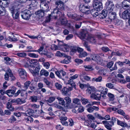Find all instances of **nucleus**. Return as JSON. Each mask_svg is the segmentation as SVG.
Masks as SVG:
<instances>
[{
    "instance_id": "62",
    "label": "nucleus",
    "mask_w": 130,
    "mask_h": 130,
    "mask_svg": "<svg viewBox=\"0 0 130 130\" xmlns=\"http://www.w3.org/2000/svg\"><path fill=\"white\" fill-rule=\"evenodd\" d=\"M89 85V84H82V89H85L86 88L87 89Z\"/></svg>"
},
{
    "instance_id": "30",
    "label": "nucleus",
    "mask_w": 130,
    "mask_h": 130,
    "mask_svg": "<svg viewBox=\"0 0 130 130\" xmlns=\"http://www.w3.org/2000/svg\"><path fill=\"white\" fill-rule=\"evenodd\" d=\"M113 20L114 24L117 26L119 25L122 23V21L118 19H115Z\"/></svg>"
},
{
    "instance_id": "25",
    "label": "nucleus",
    "mask_w": 130,
    "mask_h": 130,
    "mask_svg": "<svg viewBox=\"0 0 130 130\" xmlns=\"http://www.w3.org/2000/svg\"><path fill=\"white\" fill-rule=\"evenodd\" d=\"M24 120L27 123H30L33 122L34 120L31 116H26Z\"/></svg>"
},
{
    "instance_id": "54",
    "label": "nucleus",
    "mask_w": 130,
    "mask_h": 130,
    "mask_svg": "<svg viewBox=\"0 0 130 130\" xmlns=\"http://www.w3.org/2000/svg\"><path fill=\"white\" fill-rule=\"evenodd\" d=\"M30 84V82L29 81H27L25 83L24 87L25 88V89H27Z\"/></svg>"
},
{
    "instance_id": "13",
    "label": "nucleus",
    "mask_w": 130,
    "mask_h": 130,
    "mask_svg": "<svg viewBox=\"0 0 130 130\" xmlns=\"http://www.w3.org/2000/svg\"><path fill=\"white\" fill-rule=\"evenodd\" d=\"M10 3V0H0V7L1 8L8 6Z\"/></svg>"
},
{
    "instance_id": "52",
    "label": "nucleus",
    "mask_w": 130,
    "mask_h": 130,
    "mask_svg": "<svg viewBox=\"0 0 130 130\" xmlns=\"http://www.w3.org/2000/svg\"><path fill=\"white\" fill-rule=\"evenodd\" d=\"M43 64L44 67H45L46 69H47L49 68L50 66V63L48 62H44Z\"/></svg>"
},
{
    "instance_id": "11",
    "label": "nucleus",
    "mask_w": 130,
    "mask_h": 130,
    "mask_svg": "<svg viewBox=\"0 0 130 130\" xmlns=\"http://www.w3.org/2000/svg\"><path fill=\"white\" fill-rule=\"evenodd\" d=\"M55 4L57 7L55 8H57L59 10H62L64 9V4L61 1H56Z\"/></svg>"
},
{
    "instance_id": "24",
    "label": "nucleus",
    "mask_w": 130,
    "mask_h": 130,
    "mask_svg": "<svg viewBox=\"0 0 130 130\" xmlns=\"http://www.w3.org/2000/svg\"><path fill=\"white\" fill-rule=\"evenodd\" d=\"M80 100L77 98H75L73 99L72 100L73 103L77 105L78 107L81 106V104L80 102Z\"/></svg>"
},
{
    "instance_id": "32",
    "label": "nucleus",
    "mask_w": 130,
    "mask_h": 130,
    "mask_svg": "<svg viewBox=\"0 0 130 130\" xmlns=\"http://www.w3.org/2000/svg\"><path fill=\"white\" fill-rule=\"evenodd\" d=\"M57 99L58 100L59 103L60 104L62 105H64L65 104H66V103L64 102L63 99L60 97H58L57 98Z\"/></svg>"
},
{
    "instance_id": "27",
    "label": "nucleus",
    "mask_w": 130,
    "mask_h": 130,
    "mask_svg": "<svg viewBox=\"0 0 130 130\" xmlns=\"http://www.w3.org/2000/svg\"><path fill=\"white\" fill-rule=\"evenodd\" d=\"M41 6H42V10H44V11L46 12L49 10V7L47 4L45 3L43 5L42 4L41 5Z\"/></svg>"
},
{
    "instance_id": "42",
    "label": "nucleus",
    "mask_w": 130,
    "mask_h": 130,
    "mask_svg": "<svg viewBox=\"0 0 130 130\" xmlns=\"http://www.w3.org/2000/svg\"><path fill=\"white\" fill-rule=\"evenodd\" d=\"M30 63L34 65H36L38 64V62L37 60L32 59L30 62Z\"/></svg>"
},
{
    "instance_id": "46",
    "label": "nucleus",
    "mask_w": 130,
    "mask_h": 130,
    "mask_svg": "<svg viewBox=\"0 0 130 130\" xmlns=\"http://www.w3.org/2000/svg\"><path fill=\"white\" fill-rule=\"evenodd\" d=\"M55 97H51L49 99L46 100V102H48L50 103H51L54 101L55 100Z\"/></svg>"
},
{
    "instance_id": "34",
    "label": "nucleus",
    "mask_w": 130,
    "mask_h": 130,
    "mask_svg": "<svg viewBox=\"0 0 130 130\" xmlns=\"http://www.w3.org/2000/svg\"><path fill=\"white\" fill-rule=\"evenodd\" d=\"M7 108L11 111H12L14 110V107L12 106L11 103L10 102H8L7 103Z\"/></svg>"
},
{
    "instance_id": "45",
    "label": "nucleus",
    "mask_w": 130,
    "mask_h": 130,
    "mask_svg": "<svg viewBox=\"0 0 130 130\" xmlns=\"http://www.w3.org/2000/svg\"><path fill=\"white\" fill-rule=\"evenodd\" d=\"M82 103L84 105L88 103H90V102L88 101V99L83 98H82Z\"/></svg>"
},
{
    "instance_id": "16",
    "label": "nucleus",
    "mask_w": 130,
    "mask_h": 130,
    "mask_svg": "<svg viewBox=\"0 0 130 130\" xmlns=\"http://www.w3.org/2000/svg\"><path fill=\"white\" fill-rule=\"evenodd\" d=\"M108 89L107 88H102V91L101 92H99L101 96V98L103 99L106 98V95L108 92Z\"/></svg>"
},
{
    "instance_id": "55",
    "label": "nucleus",
    "mask_w": 130,
    "mask_h": 130,
    "mask_svg": "<svg viewBox=\"0 0 130 130\" xmlns=\"http://www.w3.org/2000/svg\"><path fill=\"white\" fill-rule=\"evenodd\" d=\"M99 72L101 74L105 75L106 74L107 71L106 69H102L99 70Z\"/></svg>"
},
{
    "instance_id": "29",
    "label": "nucleus",
    "mask_w": 130,
    "mask_h": 130,
    "mask_svg": "<svg viewBox=\"0 0 130 130\" xmlns=\"http://www.w3.org/2000/svg\"><path fill=\"white\" fill-rule=\"evenodd\" d=\"M117 124L122 127H128V125L125 122H123L122 121L118 120H117Z\"/></svg>"
},
{
    "instance_id": "56",
    "label": "nucleus",
    "mask_w": 130,
    "mask_h": 130,
    "mask_svg": "<svg viewBox=\"0 0 130 130\" xmlns=\"http://www.w3.org/2000/svg\"><path fill=\"white\" fill-rule=\"evenodd\" d=\"M95 116L97 118L101 120H104V117H102L100 115L97 113H95Z\"/></svg>"
},
{
    "instance_id": "51",
    "label": "nucleus",
    "mask_w": 130,
    "mask_h": 130,
    "mask_svg": "<svg viewBox=\"0 0 130 130\" xmlns=\"http://www.w3.org/2000/svg\"><path fill=\"white\" fill-rule=\"evenodd\" d=\"M8 40L10 41H17L18 40V39L16 38L12 37V36H9L8 37Z\"/></svg>"
},
{
    "instance_id": "26",
    "label": "nucleus",
    "mask_w": 130,
    "mask_h": 130,
    "mask_svg": "<svg viewBox=\"0 0 130 130\" xmlns=\"http://www.w3.org/2000/svg\"><path fill=\"white\" fill-rule=\"evenodd\" d=\"M49 73L46 70L42 69L40 72V75H44L45 77H47L49 75Z\"/></svg>"
},
{
    "instance_id": "47",
    "label": "nucleus",
    "mask_w": 130,
    "mask_h": 130,
    "mask_svg": "<svg viewBox=\"0 0 130 130\" xmlns=\"http://www.w3.org/2000/svg\"><path fill=\"white\" fill-rule=\"evenodd\" d=\"M28 56L30 57L34 58H38V55L34 53H29Z\"/></svg>"
},
{
    "instance_id": "31",
    "label": "nucleus",
    "mask_w": 130,
    "mask_h": 130,
    "mask_svg": "<svg viewBox=\"0 0 130 130\" xmlns=\"http://www.w3.org/2000/svg\"><path fill=\"white\" fill-rule=\"evenodd\" d=\"M34 112V110L31 109H29L26 112V116H32Z\"/></svg>"
},
{
    "instance_id": "19",
    "label": "nucleus",
    "mask_w": 130,
    "mask_h": 130,
    "mask_svg": "<svg viewBox=\"0 0 130 130\" xmlns=\"http://www.w3.org/2000/svg\"><path fill=\"white\" fill-rule=\"evenodd\" d=\"M89 10V7L88 6V4H85L83 5L82 6V12L89 13L90 12Z\"/></svg>"
},
{
    "instance_id": "1",
    "label": "nucleus",
    "mask_w": 130,
    "mask_h": 130,
    "mask_svg": "<svg viewBox=\"0 0 130 130\" xmlns=\"http://www.w3.org/2000/svg\"><path fill=\"white\" fill-rule=\"evenodd\" d=\"M31 12L28 10H25L22 12L21 16L23 19L28 20L31 16Z\"/></svg>"
},
{
    "instance_id": "22",
    "label": "nucleus",
    "mask_w": 130,
    "mask_h": 130,
    "mask_svg": "<svg viewBox=\"0 0 130 130\" xmlns=\"http://www.w3.org/2000/svg\"><path fill=\"white\" fill-rule=\"evenodd\" d=\"M46 13L43 10H38L37 12H35V14L36 15H38L40 17H42L44 16L45 14Z\"/></svg>"
},
{
    "instance_id": "59",
    "label": "nucleus",
    "mask_w": 130,
    "mask_h": 130,
    "mask_svg": "<svg viewBox=\"0 0 130 130\" xmlns=\"http://www.w3.org/2000/svg\"><path fill=\"white\" fill-rule=\"evenodd\" d=\"M87 116L89 120L90 121L93 120L95 119L94 117L92 115L89 114Z\"/></svg>"
},
{
    "instance_id": "38",
    "label": "nucleus",
    "mask_w": 130,
    "mask_h": 130,
    "mask_svg": "<svg viewBox=\"0 0 130 130\" xmlns=\"http://www.w3.org/2000/svg\"><path fill=\"white\" fill-rule=\"evenodd\" d=\"M92 80L97 82H100L102 81V77L101 76H99L98 77L93 78Z\"/></svg>"
},
{
    "instance_id": "63",
    "label": "nucleus",
    "mask_w": 130,
    "mask_h": 130,
    "mask_svg": "<svg viewBox=\"0 0 130 130\" xmlns=\"http://www.w3.org/2000/svg\"><path fill=\"white\" fill-rule=\"evenodd\" d=\"M101 49L103 51L105 52H107L110 50L109 48L107 47H102L101 48Z\"/></svg>"
},
{
    "instance_id": "36",
    "label": "nucleus",
    "mask_w": 130,
    "mask_h": 130,
    "mask_svg": "<svg viewBox=\"0 0 130 130\" xmlns=\"http://www.w3.org/2000/svg\"><path fill=\"white\" fill-rule=\"evenodd\" d=\"M57 14L56 13H54L53 10V12H52L51 14L49 15L48 18L50 20V19L52 18L56 19H57Z\"/></svg>"
},
{
    "instance_id": "14",
    "label": "nucleus",
    "mask_w": 130,
    "mask_h": 130,
    "mask_svg": "<svg viewBox=\"0 0 130 130\" xmlns=\"http://www.w3.org/2000/svg\"><path fill=\"white\" fill-rule=\"evenodd\" d=\"M18 72L20 77L23 79H25L27 76V73L24 69H19Z\"/></svg>"
},
{
    "instance_id": "9",
    "label": "nucleus",
    "mask_w": 130,
    "mask_h": 130,
    "mask_svg": "<svg viewBox=\"0 0 130 130\" xmlns=\"http://www.w3.org/2000/svg\"><path fill=\"white\" fill-rule=\"evenodd\" d=\"M16 89L15 87H13L11 89L7 90L6 91V94L9 97H11L13 95H14Z\"/></svg>"
},
{
    "instance_id": "7",
    "label": "nucleus",
    "mask_w": 130,
    "mask_h": 130,
    "mask_svg": "<svg viewBox=\"0 0 130 130\" xmlns=\"http://www.w3.org/2000/svg\"><path fill=\"white\" fill-rule=\"evenodd\" d=\"M108 17L106 18L105 20L106 21L110 22L114 20L116 17V13L114 12H108Z\"/></svg>"
},
{
    "instance_id": "39",
    "label": "nucleus",
    "mask_w": 130,
    "mask_h": 130,
    "mask_svg": "<svg viewBox=\"0 0 130 130\" xmlns=\"http://www.w3.org/2000/svg\"><path fill=\"white\" fill-rule=\"evenodd\" d=\"M68 84L70 85L72 87L74 86L75 89L76 85L73 82V80L70 79V80L68 82Z\"/></svg>"
},
{
    "instance_id": "5",
    "label": "nucleus",
    "mask_w": 130,
    "mask_h": 130,
    "mask_svg": "<svg viewBox=\"0 0 130 130\" xmlns=\"http://www.w3.org/2000/svg\"><path fill=\"white\" fill-rule=\"evenodd\" d=\"M19 5V2H16L9 8V9L12 14L18 11L17 7Z\"/></svg>"
},
{
    "instance_id": "28",
    "label": "nucleus",
    "mask_w": 130,
    "mask_h": 130,
    "mask_svg": "<svg viewBox=\"0 0 130 130\" xmlns=\"http://www.w3.org/2000/svg\"><path fill=\"white\" fill-rule=\"evenodd\" d=\"M43 81L45 83L48 87L50 88H52V84L46 78H44L43 80Z\"/></svg>"
},
{
    "instance_id": "58",
    "label": "nucleus",
    "mask_w": 130,
    "mask_h": 130,
    "mask_svg": "<svg viewBox=\"0 0 130 130\" xmlns=\"http://www.w3.org/2000/svg\"><path fill=\"white\" fill-rule=\"evenodd\" d=\"M65 100L66 101L67 104L71 103V101L70 98L68 97H66L64 98Z\"/></svg>"
},
{
    "instance_id": "3",
    "label": "nucleus",
    "mask_w": 130,
    "mask_h": 130,
    "mask_svg": "<svg viewBox=\"0 0 130 130\" xmlns=\"http://www.w3.org/2000/svg\"><path fill=\"white\" fill-rule=\"evenodd\" d=\"M91 57L92 60L96 62L98 64L101 65L102 64L103 60L98 55L95 54L92 55Z\"/></svg>"
},
{
    "instance_id": "2",
    "label": "nucleus",
    "mask_w": 130,
    "mask_h": 130,
    "mask_svg": "<svg viewBox=\"0 0 130 130\" xmlns=\"http://www.w3.org/2000/svg\"><path fill=\"white\" fill-rule=\"evenodd\" d=\"M106 10L108 12H110L113 10L114 6L112 1L108 0L106 4Z\"/></svg>"
},
{
    "instance_id": "8",
    "label": "nucleus",
    "mask_w": 130,
    "mask_h": 130,
    "mask_svg": "<svg viewBox=\"0 0 130 130\" xmlns=\"http://www.w3.org/2000/svg\"><path fill=\"white\" fill-rule=\"evenodd\" d=\"M94 4L93 5V7L96 10L99 11L102 10L103 8L102 4L100 1H94Z\"/></svg>"
},
{
    "instance_id": "12",
    "label": "nucleus",
    "mask_w": 130,
    "mask_h": 130,
    "mask_svg": "<svg viewBox=\"0 0 130 130\" xmlns=\"http://www.w3.org/2000/svg\"><path fill=\"white\" fill-rule=\"evenodd\" d=\"M56 75L59 78H62H62V76L63 77L66 75V72L63 70H58L56 71L55 72Z\"/></svg>"
},
{
    "instance_id": "44",
    "label": "nucleus",
    "mask_w": 130,
    "mask_h": 130,
    "mask_svg": "<svg viewBox=\"0 0 130 130\" xmlns=\"http://www.w3.org/2000/svg\"><path fill=\"white\" fill-rule=\"evenodd\" d=\"M83 30L82 29V40L83 39H87V37L86 36V34L87 32L86 30H84V33H83Z\"/></svg>"
},
{
    "instance_id": "21",
    "label": "nucleus",
    "mask_w": 130,
    "mask_h": 130,
    "mask_svg": "<svg viewBox=\"0 0 130 130\" xmlns=\"http://www.w3.org/2000/svg\"><path fill=\"white\" fill-rule=\"evenodd\" d=\"M71 57L67 56L64 59L60 61V62L64 64H68L71 62Z\"/></svg>"
},
{
    "instance_id": "23",
    "label": "nucleus",
    "mask_w": 130,
    "mask_h": 130,
    "mask_svg": "<svg viewBox=\"0 0 130 130\" xmlns=\"http://www.w3.org/2000/svg\"><path fill=\"white\" fill-rule=\"evenodd\" d=\"M108 12L106 10H103L102 12L100 14V18L101 19H104L107 16V13Z\"/></svg>"
},
{
    "instance_id": "64",
    "label": "nucleus",
    "mask_w": 130,
    "mask_h": 130,
    "mask_svg": "<svg viewBox=\"0 0 130 130\" xmlns=\"http://www.w3.org/2000/svg\"><path fill=\"white\" fill-rule=\"evenodd\" d=\"M6 73L7 74L9 75L10 77V76H12V75L13 74L11 70L10 69L7 70V71Z\"/></svg>"
},
{
    "instance_id": "6",
    "label": "nucleus",
    "mask_w": 130,
    "mask_h": 130,
    "mask_svg": "<svg viewBox=\"0 0 130 130\" xmlns=\"http://www.w3.org/2000/svg\"><path fill=\"white\" fill-rule=\"evenodd\" d=\"M119 14L121 18L124 19H128L130 17V10L128 9L125 10L123 12L121 15L120 12Z\"/></svg>"
},
{
    "instance_id": "40",
    "label": "nucleus",
    "mask_w": 130,
    "mask_h": 130,
    "mask_svg": "<svg viewBox=\"0 0 130 130\" xmlns=\"http://www.w3.org/2000/svg\"><path fill=\"white\" fill-rule=\"evenodd\" d=\"M69 91V90L67 88L64 87L62 89L61 92L63 94L66 95L68 93Z\"/></svg>"
},
{
    "instance_id": "35",
    "label": "nucleus",
    "mask_w": 130,
    "mask_h": 130,
    "mask_svg": "<svg viewBox=\"0 0 130 130\" xmlns=\"http://www.w3.org/2000/svg\"><path fill=\"white\" fill-rule=\"evenodd\" d=\"M14 102L18 104L21 105L25 103V101L24 100H22L20 98H18L15 100Z\"/></svg>"
},
{
    "instance_id": "4",
    "label": "nucleus",
    "mask_w": 130,
    "mask_h": 130,
    "mask_svg": "<svg viewBox=\"0 0 130 130\" xmlns=\"http://www.w3.org/2000/svg\"><path fill=\"white\" fill-rule=\"evenodd\" d=\"M71 51L70 54L73 55L74 53H75L76 51H77L79 53V57H80L81 56V48L79 47H77L76 46H71L70 47Z\"/></svg>"
},
{
    "instance_id": "20",
    "label": "nucleus",
    "mask_w": 130,
    "mask_h": 130,
    "mask_svg": "<svg viewBox=\"0 0 130 130\" xmlns=\"http://www.w3.org/2000/svg\"><path fill=\"white\" fill-rule=\"evenodd\" d=\"M99 92H97L95 94H92L91 96V97L97 100H100L101 99V96Z\"/></svg>"
},
{
    "instance_id": "49",
    "label": "nucleus",
    "mask_w": 130,
    "mask_h": 130,
    "mask_svg": "<svg viewBox=\"0 0 130 130\" xmlns=\"http://www.w3.org/2000/svg\"><path fill=\"white\" fill-rule=\"evenodd\" d=\"M100 103V102H95L94 101L92 102V103L90 104H89L87 105V106H92L94 105H99Z\"/></svg>"
},
{
    "instance_id": "60",
    "label": "nucleus",
    "mask_w": 130,
    "mask_h": 130,
    "mask_svg": "<svg viewBox=\"0 0 130 130\" xmlns=\"http://www.w3.org/2000/svg\"><path fill=\"white\" fill-rule=\"evenodd\" d=\"M31 100L33 102H36L37 100V97L35 96H32L31 97Z\"/></svg>"
},
{
    "instance_id": "57",
    "label": "nucleus",
    "mask_w": 130,
    "mask_h": 130,
    "mask_svg": "<svg viewBox=\"0 0 130 130\" xmlns=\"http://www.w3.org/2000/svg\"><path fill=\"white\" fill-rule=\"evenodd\" d=\"M56 128L58 130H62L63 128V127L60 124H58L56 126Z\"/></svg>"
},
{
    "instance_id": "37",
    "label": "nucleus",
    "mask_w": 130,
    "mask_h": 130,
    "mask_svg": "<svg viewBox=\"0 0 130 130\" xmlns=\"http://www.w3.org/2000/svg\"><path fill=\"white\" fill-rule=\"evenodd\" d=\"M59 40H57V42L58 43V45H55L54 44L53 46H52L51 48L53 50H57L58 46V47H60V45L59 44Z\"/></svg>"
},
{
    "instance_id": "48",
    "label": "nucleus",
    "mask_w": 130,
    "mask_h": 130,
    "mask_svg": "<svg viewBox=\"0 0 130 130\" xmlns=\"http://www.w3.org/2000/svg\"><path fill=\"white\" fill-rule=\"evenodd\" d=\"M16 12V13L15 14L14 13H13V14H12V15L14 18L17 19L18 18L19 15V13L18 11Z\"/></svg>"
},
{
    "instance_id": "61",
    "label": "nucleus",
    "mask_w": 130,
    "mask_h": 130,
    "mask_svg": "<svg viewBox=\"0 0 130 130\" xmlns=\"http://www.w3.org/2000/svg\"><path fill=\"white\" fill-rule=\"evenodd\" d=\"M24 63L26 64L27 66L28 65L29 63H30V61H29V59L27 58H25L23 60Z\"/></svg>"
},
{
    "instance_id": "43",
    "label": "nucleus",
    "mask_w": 130,
    "mask_h": 130,
    "mask_svg": "<svg viewBox=\"0 0 130 130\" xmlns=\"http://www.w3.org/2000/svg\"><path fill=\"white\" fill-rule=\"evenodd\" d=\"M84 67L85 68V70L87 71L88 70H93V69L92 68V66L91 65H89L88 66L84 65Z\"/></svg>"
},
{
    "instance_id": "17",
    "label": "nucleus",
    "mask_w": 130,
    "mask_h": 130,
    "mask_svg": "<svg viewBox=\"0 0 130 130\" xmlns=\"http://www.w3.org/2000/svg\"><path fill=\"white\" fill-rule=\"evenodd\" d=\"M54 12L57 14V17H59L60 19L62 18H64V14L61 12L60 10H59L57 8H54Z\"/></svg>"
},
{
    "instance_id": "50",
    "label": "nucleus",
    "mask_w": 130,
    "mask_h": 130,
    "mask_svg": "<svg viewBox=\"0 0 130 130\" xmlns=\"http://www.w3.org/2000/svg\"><path fill=\"white\" fill-rule=\"evenodd\" d=\"M43 54L45 55L47 58H51L52 57V54L50 52H47L46 53H44Z\"/></svg>"
},
{
    "instance_id": "33",
    "label": "nucleus",
    "mask_w": 130,
    "mask_h": 130,
    "mask_svg": "<svg viewBox=\"0 0 130 130\" xmlns=\"http://www.w3.org/2000/svg\"><path fill=\"white\" fill-rule=\"evenodd\" d=\"M61 24L64 26H66L67 24L68 21L66 18H62V19H60Z\"/></svg>"
},
{
    "instance_id": "10",
    "label": "nucleus",
    "mask_w": 130,
    "mask_h": 130,
    "mask_svg": "<svg viewBox=\"0 0 130 130\" xmlns=\"http://www.w3.org/2000/svg\"><path fill=\"white\" fill-rule=\"evenodd\" d=\"M103 124L104 125L105 127L108 129L111 130V127L113 125L114 123L110 121H104L102 122Z\"/></svg>"
},
{
    "instance_id": "18",
    "label": "nucleus",
    "mask_w": 130,
    "mask_h": 130,
    "mask_svg": "<svg viewBox=\"0 0 130 130\" xmlns=\"http://www.w3.org/2000/svg\"><path fill=\"white\" fill-rule=\"evenodd\" d=\"M95 91V88L94 87L89 85L86 90V93L88 94H93Z\"/></svg>"
},
{
    "instance_id": "53",
    "label": "nucleus",
    "mask_w": 130,
    "mask_h": 130,
    "mask_svg": "<svg viewBox=\"0 0 130 130\" xmlns=\"http://www.w3.org/2000/svg\"><path fill=\"white\" fill-rule=\"evenodd\" d=\"M17 55L20 57H24L26 55V53H18L17 54Z\"/></svg>"
},
{
    "instance_id": "15",
    "label": "nucleus",
    "mask_w": 130,
    "mask_h": 130,
    "mask_svg": "<svg viewBox=\"0 0 130 130\" xmlns=\"http://www.w3.org/2000/svg\"><path fill=\"white\" fill-rule=\"evenodd\" d=\"M122 7L125 9H128L130 7V1L126 0H124L122 2Z\"/></svg>"
},
{
    "instance_id": "41",
    "label": "nucleus",
    "mask_w": 130,
    "mask_h": 130,
    "mask_svg": "<svg viewBox=\"0 0 130 130\" xmlns=\"http://www.w3.org/2000/svg\"><path fill=\"white\" fill-rule=\"evenodd\" d=\"M91 106H87V105L86 106V107L88 108L87 109V111L90 113L94 111L93 107H92Z\"/></svg>"
}]
</instances>
